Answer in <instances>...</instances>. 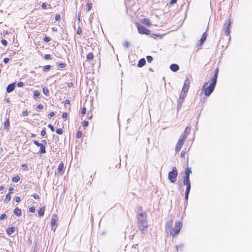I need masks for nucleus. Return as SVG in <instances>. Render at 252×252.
Returning <instances> with one entry per match:
<instances>
[{
    "label": "nucleus",
    "mask_w": 252,
    "mask_h": 252,
    "mask_svg": "<svg viewBox=\"0 0 252 252\" xmlns=\"http://www.w3.org/2000/svg\"><path fill=\"white\" fill-rule=\"evenodd\" d=\"M137 27L138 32L140 34H145L148 35L150 33V32L149 30H148L146 28L142 26L140 24H137Z\"/></svg>",
    "instance_id": "nucleus-4"
},
{
    "label": "nucleus",
    "mask_w": 252,
    "mask_h": 252,
    "mask_svg": "<svg viewBox=\"0 0 252 252\" xmlns=\"http://www.w3.org/2000/svg\"><path fill=\"white\" fill-rule=\"evenodd\" d=\"M4 187L3 185L0 186V191H2L4 189Z\"/></svg>",
    "instance_id": "nucleus-64"
},
{
    "label": "nucleus",
    "mask_w": 252,
    "mask_h": 252,
    "mask_svg": "<svg viewBox=\"0 0 252 252\" xmlns=\"http://www.w3.org/2000/svg\"><path fill=\"white\" fill-rule=\"evenodd\" d=\"M38 147H40L39 153L40 154H45L46 152L45 147L43 144L41 143L40 146Z\"/></svg>",
    "instance_id": "nucleus-20"
},
{
    "label": "nucleus",
    "mask_w": 252,
    "mask_h": 252,
    "mask_svg": "<svg viewBox=\"0 0 252 252\" xmlns=\"http://www.w3.org/2000/svg\"><path fill=\"white\" fill-rule=\"evenodd\" d=\"M146 63V61L144 58H142L139 60L137 66L139 67L143 66Z\"/></svg>",
    "instance_id": "nucleus-18"
},
{
    "label": "nucleus",
    "mask_w": 252,
    "mask_h": 252,
    "mask_svg": "<svg viewBox=\"0 0 252 252\" xmlns=\"http://www.w3.org/2000/svg\"><path fill=\"white\" fill-rule=\"evenodd\" d=\"M9 126L10 122L9 121V118H6V121H5L3 124V128L6 130H8L9 129Z\"/></svg>",
    "instance_id": "nucleus-14"
},
{
    "label": "nucleus",
    "mask_w": 252,
    "mask_h": 252,
    "mask_svg": "<svg viewBox=\"0 0 252 252\" xmlns=\"http://www.w3.org/2000/svg\"><path fill=\"white\" fill-rule=\"evenodd\" d=\"M173 221L172 220H170L167 222H166L165 224V229L167 231H170V234L172 235H173V233L172 232V230L171 228L172 227Z\"/></svg>",
    "instance_id": "nucleus-8"
},
{
    "label": "nucleus",
    "mask_w": 252,
    "mask_h": 252,
    "mask_svg": "<svg viewBox=\"0 0 252 252\" xmlns=\"http://www.w3.org/2000/svg\"><path fill=\"white\" fill-rule=\"evenodd\" d=\"M170 68L172 71L176 72L179 69V66L177 64L173 63L170 65Z\"/></svg>",
    "instance_id": "nucleus-15"
},
{
    "label": "nucleus",
    "mask_w": 252,
    "mask_h": 252,
    "mask_svg": "<svg viewBox=\"0 0 252 252\" xmlns=\"http://www.w3.org/2000/svg\"><path fill=\"white\" fill-rule=\"evenodd\" d=\"M22 114H23V116H26L29 115V112H28L27 110H25L22 112Z\"/></svg>",
    "instance_id": "nucleus-51"
},
{
    "label": "nucleus",
    "mask_w": 252,
    "mask_h": 252,
    "mask_svg": "<svg viewBox=\"0 0 252 252\" xmlns=\"http://www.w3.org/2000/svg\"><path fill=\"white\" fill-rule=\"evenodd\" d=\"M24 85V84L23 82H19L17 83V86L18 87H23Z\"/></svg>",
    "instance_id": "nucleus-45"
},
{
    "label": "nucleus",
    "mask_w": 252,
    "mask_h": 252,
    "mask_svg": "<svg viewBox=\"0 0 252 252\" xmlns=\"http://www.w3.org/2000/svg\"><path fill=\"white\" fill-rule=\"evenodd\" d=\"M45 207H41L39 210L38 211V216L40 217H42V216H44V212H45Z\"/></svg>",
    "instance_id": "nucleus-22"
},
{
    "label": "nucleus",
    "mask_w": 252,
    "mask_h": 252,
    "mask_svg": "<svg viewBox=\"0 0 252 252\" xmlns=\"http://www.w3.org/2000/svg\"><path fill=\"white\" fill-rule=\"evenodd\" d=\"M43 108V106L40 104H38L37 106V109H42Z\"/></svg>",
    "instance_id": "nucleus-59"
},
{
    "label": "nucleus",
    "mask_w": 252,
    "mask_h": 252,
    "mask_svg": "<svg viewBox=\"0 0 252 252\" xmlns=\"http://www.w3.org/2000/svg\"><path fill=\"white\" fill-rule=\"evenodd\" d=\"M61 19V16L59 14H57L55 16V20L58 21Z\"/></svg>",
    "instance_id": "nucleus-56"
},
{
    "label": "nucleus",
    "mask_w": 252,
    "mask_h": 252,
    "mask_svg": "<svg viewBox=\"0 0 252 252\" xmlns=\"http://www.w3.org/2000/svg\"><path fill=\"white\" fill-rule=\"evenodd\" d=\"M55 115V113L53 112H50V114H49V118H51L52 117H53V116H54Z\"/></svg>",
    "instance_id": "nucleus-60"
},
{
    "label": "nucleus",
    "mask_w": 252,
    "mask_h": 252,
    "mask_svg": "<svg viewBox=\"0 0 252 252\" xmlns=\"http://www.w3.org/2000/svg\"><path fill=\"white\" fill-rule=\"evenodd\" d=\"M51 65H46L44 66L43 67V70L44 71H48L51 69Z\"/></svg>",
    "instance_id": "nucleus-33"
},
{
    "label": "nucleus",
    "mask_w": 252,
    "mask_h": 252,
    "mask_svg": "<svg viewBox=\"0 0 252 252\" xmlns=\"http://www.w3.org/2000/svg\"><path fill=\"white\" fill-rule=\"evenodd\" d=\"M40 95V93L38 90H35L33 92V98L36 99L37 97H38Z\"/></svg>",
    "instance_id": "nucleus-26"
},
{
    "label": "nucleus",
    "mask_w": 252,
    "mask_h": 252,
    "mask_svg": "<svg viewBox=\"0 0 252 252\" xmlns=\"http://www.w3.org/2000/svg\"><path fill=\"white\" fill-rule=\"evenodd\" d=\"M189 192H187L185 191V199L186 200L188 201L189 198Z\"/></svg>",
    "instance_id": "nucleus-43"
},
{
    "label": "nucleus",
    "mask_w": 252,
    "mask_h": 252,
    "mask_svg": "<svg viewBox=\"0 0 252 252\" xmlns=\"http://www.w3.org/2000/svg\"><path fill=\"white\" fill-rule=\"evenodd\" d=\"M187 92H188L186 91L185 92L182 91L181 92L178 103V108H180L181 107L182 103L184 102V99L186 97Z\"/></svg>",
    "instance_id": "nucleus-6"
},
{
    "label": "nucleus",
    "mask_w": 252,
    "mask_h": 252,
    "mask_svg": "<svg viewBox=\"0 0 252 252\" xmlns=\"http://www.w3.org/2000/svg\"><path fill=\"white\" fill-rule=\"evenodd\" d=\"M32 196L35 199H38L39 198V196L37 194H34L32 195Z\"/></svg>",
    "instance_id": "nucleus-57"
},
{
    "label": "nucleus",
    "mask_w": 252,
    "mask_h": 252,
    "mask_svg": "<svg viewBox=\"0 0 252 252\" xmlns=\"http://www.w3.org/2000/svg\"><path fill=\"white\" fill-rule=\"evenodd\" d=\"M57 220L56 217H53L51 220V224L53 226L56 223Z\"/></svg>",
    "instance_id": "nucleus-31"
},
{
    "label": "nucleus",
    "mask_w": 252,
    "mask_h": 252,
    "mask_svg": "<svg viewBox=\"0 0 252 252\" xmlns=\"http://www.w3.org/2000/svg\"><path fill=\"white\" fill-rule=\"evenodd\" d=\"M147 60L148 62L150 63L153 61V58L151 56H147Z\"/></svg>",
    "instance_id": "nucleus-34"
},
{
    "label": "nucleus",
    "mask_w": 252,
    "mask_h": 252,
    "mask_svg": "<svg viewBox=\"0 0 252 252\" xmlns=\"http://www.w3.org/2000/svg\"><path fill=\"white\" fill-rule=\"evenodd\" d=\"M10 199H11V195H10V193L9 192L6 195L5 199L4 200V202L5 203H7L9 202V201L10 200Z\"/></svg>",
    "instance_id": "nucleus-25"
},
{
    "label": "nucleus",
    "mask_w": 252,
    "mask_h": 252,
    "mask_svg": "<svg viewBox=\"0 0 252 252\" xmlns=\"http://www.w3.org/2000/svg\"><path fill=\"white\" fill-rule=\"evenodd\" d=\"M15 88V83H11L9 84L6 88V92L8 93L12 92Z\"/></svg>",
    "instance_id": "nucleus-11"
},
{
    "label": "nucleus",
    "mask_w": 252,
    "mask_h": 252,
    "mask_svg": "<svg viewBox=\"0 0 252 252\" xmlns=\"http://www.w3.org/2000/svg\"><path fill=\"white\" fill-rule=\"evenodd\" d=\"M22 167L25 170H27V169H28V166L26 164H22Z\"/></svg>",
    "instance_id": "nucleus-55"
},
{
    "label": "nucleus",
    "mask_w": 252,
    "mask_h": 252,
    "mask_svg": "<svg viewBox=\"0 0 252 252\" xmlns=\"http://www.w3.org/2000/svg\"><path fill=\"white\" fill-rule=\"evenodd\" d=\"M231 23L232 22H231L230 19H229L228 23L225 24V27L223 28V30L224 31L225 34L226 36H228L230 33V28Z\"/></svg>",
    "instance_id": "nucleus-7"
},
{
    "label": "nucleus",
    "mask_w": 252,
    "mask_h": 252,
    "mask_svg": "<svg viewBox=\"0 0 252 252\" xmlns=\"http://www.w3.org/2000/svg\"><path fill=\"white\" fill-rule=\"evenodd\" d=\"M186 139V138L185 137V136H181L178 141V143L183 146Z\"/></svg>",
    "instance_id": "nucleus-23"
},
{
    "label": "nucleus",
    "mask_w": 252,
    "mask_h": 252,
    "mask_svg": "<svg viewBox=\"0 0 252 252\" xmlns=\"http://www.w3.org/2000/svg\"><path fill=\"white\" fill-rule=\"evenodd\" d=\"M189 84H190L189 80V79L187 78L184 82V86H183V87L182 90V92H184L186 91L188 92L189 87Z\"/></svg>",
    "instance_id": "nucleus-10"
},
{
    "label": "nucleus",
    "mask_w": 252,
    "mask_h": 252,
    "mask_svg": "<svg viewBox=\"0 0 252 252\" xmlns=\"http://www.w3.org/2000/svg\"><path fill=\"white\" fill-rule=\"evenodd\" d=\"M178 170L176 167L172 168V171L168 173V178L171 183H175L177 180Z\"/></svg>",
    "instance_id": "nucleus-3"
},
{
    "label": "nucleus",
    "mask_w": 252,
    "mask_h": 252,
    "mask_svg": "<svg viewBox=\"0 0 252 252\" xmlns=\"http://www.w3.org/2000/svg\"><path fill=\"white\" fill-rule=\"evenodd\" d=\"M20 180V177L19 176H16L12 179V181L15 183L18 182Z\"/></svg>",
    "instance_id": "nucleus-29"
},
{
    "label": "nucleus",
    "mask_w": 252,
    "mask_h": 252,
    "mask_svg": "<svg viewBox=\"0 0 252 252\" xmlns=\"http://www.w3.org/2000/svg\"><path fill=\"white\" fill-rule=\"evenodd\" d=\"M86 6H87V11H89L92 8V3H90V2H87Z\"/></svg>",
    "instance_id": "nucleus-32"
},
{
    "label": "nucleus",
    "mask_w": 252,
    "mask_h": 252,
    "mask_svg": "<svg viewBox=\"0 0 252 252\" xmlns=\"http://www.w3.org/2000/svg\"><path fill=\"white\" fill-rule=\"evenodd\" d=\"M58 66L59 68H63L65 66V63H61L58 64Z\"/></svg>",
    "instance_id": "nucleus-40"
},
{
    "label": "nucleus",
    "mask_w": 252,
    "mask_h": 252,
    "mask_svg": "<svg viewBox=\"0 0 252 252\" xmlns=\"http://www.w3.org/2000/svg\"><path fill=\"white\" fill-rule=\"evenodd\" d=\"M191 173H192V172H191V168L187 167L185 169V175L183 177V180H186V181L189 180V175H190V174H191Z\"/></svg>",
    "instance_id": "nucleus-9"
},
{
    "label": "nucleus",
    "mask_w": 252,
    "mask_h": 252,
    "mask_svg": "<svg viewBox=\"0 0 252 252\" xmlns=\"http://www.w3.org/2000/svg\"><path fill=\"white\" fill-rule=\"evenodd\" d=\"M48 127L50 128L52 131L55 130L54 126L51 124H49Z\"/></svg>",
    "instance_id": "nucleus-48"
},
{
    "label": "nucleus",
    "mask_w": 252,
    "mask_h": 252,
    "mask_svg": "<svg viewBox=\"0 0 252 252\" xmlns=\"http://www.w3.org/2000/svg\"><path fill=\"white\" fill-rule=\"evenodd\" d=\"M81 33H82V29L80 27H79L77 30V33L78 34H80Z\"/></svg>",
    "instance_id": "nucleus-50"
},
{
    "label": "nucleus",
    "mask_w": 252,
    "mask_h": 252,
    "mask_svg": "<svg viewBox=\"0 0 252 252\" xmlns=\"http://www.w3.org/2000/svg\"><path fill=\"white\" fill-rule=\"evenodd\" d=\"M15 230V228L14 227H10L7 229L6 232L7 234L11 235L14 232Z\"/></svg>",
    "instance_id": "nucleus-24"
},
{
    "label": "nucleus",
    "mask_w": 252,
    "mask_h": 252,
    "mask_svg": "<svg viewBox=\"0 0 252 252\" xmlns=\"http://www.w3.org/2000/svg\"><path fill=\"white\" fill-rule=\"evenodd\" d=\"M137 224L138 229L143 234L147 233L148 227V222L147 220V215L146 213H143L141 207H138L137 216Z\"/></svg>",
    "instance_id": "nucleus-1"
},
{
    "label": "nucleus",
    "mask_w": 252,
    "mask_h": 252,
    "mask_svg": "<svg viewBox=\"0 0 252 252\" xmlns=\"http://www.w3.org/2000/svg\"><path fill=\"white\" fill-rule=\"evenodd\" d=\"M183 183L186 186V191L187 192H189L191 188L190 180H183Z\"/></svg>",
    "instance_id": "nucleus-12"
},
{
    "label": "nucleus",
    "mask_w": 252,
    "mask_h": 252,
    "mask_svg": "<svg viewBox=\"0 0 252 252\" xmlns=\"http://www.w3.org/2000/svg\"><path fill=\"white\" fill-rule=\"evenodd\" d=\"M182 223L179 221H177L175 223L174 228L173 230H172V232L173 233V236L178 234L179 233L180 230L181 228H182Z\"/></svg>",
    "instance_id": "nucleus-5"
},
{
    "label": "nucleus",
    "mask_w": 252,
    "mask_h": 252,
    "mask_svg": "<svg viewBox=\"0 0 252 252\" xmlns=\"http://www.w3.org/2000/svg\"><path fill=\"white\" fill-rule=\"evenodd\" d=\"M219 73V68L215 69L214 72V75L210 79L211 83L208 86V83L205 82L203 86L202 91H204V94L209 96L214 91L215 86L217 83L218 75Z\"/></svg>",
    "instance_id": "nucleus-2"
},
{
    "label": "nucleus",
    "mask_w": 252,
    "mask_h": 252,
    "mask_svg": "<svg viewBox=\"0 0 252 252\" xmlns=\"http://www.w3.org/2000/svg\"><path fill=\"white\" fill-rule=\"evenodd\" d=\"M35 207H33V206H32V207H31L30 208H29V211L31 213H33L35 212Z\"/></svg>",
    "instance_id": "nucleus-44"
},
{
    "label": "nucleus",
    "mask_w": 252,
    "mask_h": 252,
    "mask_svg": "<svg viewBox=\"0 0 252 252\" xmlns=\"http://www.w3.org/2000/svg\"><path fill=\"white\" fill-rule=\"evenodd\" d=\"M182 147V145H181V144H179L177 143L176 144V148H175L176 152V153L178 152L181 150Z\"/></svg>",
    "instance_id": "nucleus-30"
},
{
    "label": "nucleus",
    "mask_w": 252,
    "mask_h": 252,
    "mask_svg": "<svg viewBox=\"0 0 252 252\" xmlns=\"http://www.w3.org/2000/svg\"><path fill=\"white\" fill-rule=\"evenodd\" d=\"M9 61V58H4V59L3 60V62L4 63H8Z\"/></svg>",
    "instance_id": "nucleus-54"
},
{
    "label": "nucleus",
    "mask_w": 252,
    "mask_h": 252,
    "mask_svg": "<svg viewBox=\"0 0 252 252\" xmlns=\"http://www.w3.org/2000/svg\"><path fill=\"white\" fill-rule=\"evenodd\" d=\"M44 58L45 60H50L51 59V55L50 54H46L44 55Z\"/></svg>",
    "instance_id": "nucleus-38"
},
{
    "label": "nucleus",
    "mask_w": 252,
    "mask_h": 252,
    "mask_svg": "<svg viewBox=\"0 0 252 252\" xmlns=\"http://www.w3.org/2000/svg\"><path fill=\"white\" fill-rule=\"evenodd\" d=\"M62 117L64 119H66L67 117V113L66 112H63L62 115Z\"/></svg>",
    "instance_id": "nucleus-52"
},
{
    "label": "nucleus",
    "mask_w": 252,
    "mask_h": 252,
    "mask_svg": "<svg viewBox=\"0 0 252 252\" xmlns=\"http://www.w3.org/2000/svg\"><path fill=\"white\" fill-rule=\"evenodd\" d=\"M43 93L46 96H48L49 95V92L47 87H45L43 88Z\"/></svg>",
    "instance_id": "nucleus-28"
},
{
    "label": "nucleus",
    "mask_w": 252,
    "mask_h": 252,
    "mask_svg": "<svg viewBox=\"0 0 252 252\" xmlns=\"http://www.w3.org/2000/svg\"><path fill=\"white\" fill-rule=\"evenodd\" d=\"M41 7L42 9H45L47 8V4L45 2H43L42 3V5H41Z\"/></svg>",
    "instance_id": "nucleus-47"
},
{
    "label": "nucleus",
    "mask_w": 252,
    "mask_h": 252,
    "mask_svg": "<svg viewBox=\"0 0 252 252\" xmlns=\"http://www.w3.org/2000/svg\"><path fill=\"white\" fill-rule=\"evenodd\" d=\"M89 125V123L87 121H84L82 122V126L85 128Z\"/></svg>",
    "instance_id": "nucleus-36"
},
{
    "label": "nucleus",
    "mask_w": 252,
    "mask_h": 252,
    "mask_svg": "<svg viewBox=\"0 0 252 252\" xmlns=\"http://www.w3.org/2000/svg\"><path fill=\"white\" fill-rule=\"evenodd\" d=\"M21 201V198L19 196H17L16 198H15V201L16 202H20Z\"/></svg>",
    "instance_id": "nucleus-61"
},
{
    "label": "nucleus",
    "mask_w": 252,
    "mask_h": 252,
    "mask_svg": "<svg viewBox=\"0 0 252 252\" xmlns=\"http://www.w3.org/2000/svg\"><path fill=\"white\" fill-rule=\"evenodd\" d=\"M43 40L45 42H49L50 40H51V38L50 37H48V36H45L44 37V39H43Z\"/></svg>",
    "instance_id": "nucleus-39"
},
{
    "label": "nucleus",
    "mask_w": 252,
    "mask_h": 252,
    "mask_svg": "<svg viewBox=\"0 0 252 252\" xmlns=\"http://www.w3.org/2000/svg\"><path fill=\"white\" fill-rule=\"evenodd\" d=\"M33 143L36 145L37 146V147H38L39 146H40V144L41 143H39L38 142V141L35 140H33Z\"/></svg>",
    "instance_id": "nucleus-46"
},
{
    "label": "nucleus",
    "mask_w": 252,
    "mask_h": 252,
    "mask_svg": "<svg viewBox=\"0 0 252 252\" xmlns=\"http://www.w3.org/2000/svg\"><path fill=\"white\" fill-rule=\"evenodd\" d=\"M46 130L45 129H43L41 130V135L43 136L46 135Z\"/></svg>",
    "instance_id": "nucleus-49"
},
{
    "label": "nucleus",
    "mask_w": 252,
    "mask_h": 252,
    "mask_svg": "<svg viewBox=\"0 0 252 252\" xmlns=\"http://www.w3.org/2000/svg\"><path fill=\"white\" fill-rule=\"evenodd\" d=\"M82 132L81 131H78L76 133V137L78 138H80L82 136Z\"/></svg>",
    "instance_id": "nucleus-41"
},
{
    "label": "nucleus",
    "mask_w": 252,
    "mask_h": 252,
    "mask_svg": "<svg viewBox=\"0 0 252 252\" xmlns=\"http://www.w3.org/2000/svg\"><path fill=\"white\" fill-rule=\"evenodd\" d=\"M7 218V216L5 214H1L0 216V220H2Z\"/></svg>",
    "instance_id": "nucleus-35"
},
{
    "label": "nucleus",
    "mask_w": 252,
    "mask_h": 252,
    "mask_svg": "<svg viewBox=\"0 0 252 252\" xmlns=\"http://www.w3.org/2000/svg\"><path fill=\"white\" fill-rule=\"evenodd\" d=\"M63 167H64V164L63 163L61 162L59 166H58V173L59 174H60L61 175H62L63 174Z\"/></svg>",
    "instance_id": "nucleus-13"
},
{
    "label": "nucleus",
    "mask_w": 252,
    "mask_h": 252,
    "mask_svg": "<svg viewBox=\"0 0 252 252\" xmlns=\"http://www.w3.org/2000/svg\"><path fill=\"white\" fill-rule=\"evenodd\" d=\"M128 45H129V44H128V42H127V41H125L124 43V46L126 48L128 47Z\"/></svg>",
    "instance_id": "nucleus-62"
},
{
    "label": "nucleus",
    "mask_w": 252,
    "mask_h": 252,
    "mask_svg": "<svg viewBox=\"0 0 252 252\" xmlns=\"http://www.w3.org/2000/svg\"><path fill=\"white\" fill-rule=\"evenodd\" d=\"M86 113V109L85 107H84L83 108H82V111H81V113L82 115H84Z\"/></svg>",
    "instance_id": "nucleus-53"
},
{
    "label": "nucleus",
    "mask_w": 252,
    "mask_h": 252,
    "mask_svg": "<svg viewBox=\"0 0 252 252\" xmlns=\"http://www.w3.org/2000/svg\"><path fill=\"white\" fill-rule=\"evenodd\" d=\"M1 42L2 43V45H3L4 46H6L7 45V42L6 40L4 39H2L1 40Z\"/></svg>",
    "instance_id": "nucleus-42"
},
{
    "label": "nucleus",
    "mask_w": 252,
    "mask_h": 252,
    "mask_svg": "<svg viewBox=\"0 0 252 252\" xmlns=\"http://www.w3.org/2000/svg\"><path fill=\"white\" fill-rule=\"evenodd\" d=\"M141 22L143 24L147 25L148 27L151 26L152 25L149 19L146 18H144L143 19H142Z\"/></svg>",
    "instance_id": "nucleus-19"
},
{
    "label": "nucleus",
    "mask_w": 252,
    "mask_h": 252,
    "mask_svg": "<svg viewBox=\"0 0 252 252\" xmlns=\"http://www.w3.org/2000/svg\"><path fill=\"white\" fill-rule=\"evenodd\" d=\"M207 32H205L203 33L202 37H201V38L199 40L200 45H201L203 43V42L205 41V40H206V39L207 38Z\"/></svg>",
    "instance_id": "nucleus-16"
},
{
    "label": "nucleus",
    "mask_w": 252,
    "mask_h": 252,
    "mask_svg": "<svg viewBox=\"0 0 252 252\" xmlns=\"http://www.w3.org/2000/svg\"><path fill=\"white\" fill-rule=\"evenodd\" d=\"M87 60L89 61H92L94 59V55L92 53H89L87 56Z\"/></svg>",
    "instance_id": "nucleus-27"
},
{
    "label": "nucleus",
    "mask_w": 252,
    "mask_h": 252,
    "mask_svg": "<svg viewBox=\"0 0 252 252\" xmlns=\"http://www.w3.org/2000/svg\"><path fill=\"white\" fill-rule=\"evenodd\" d=\"M177 1V0H171L169 2V3L171 5L174 4Z\"/></svg>",
    "instance_id": "nucleus-58"
},
{
    "label": "nucleus",
    "mask_w": 252,
    "mask_h": 252,
    "mask_svg": "<svg viewBox=\"0 0 252 252\" xmlns=\"http://www.w3.org/2000/svg\"><path fill=\"white\" fill-rule=\"evenodd\" d=\"M63 132V130L62 128H57L56 129V133L59 134H62Z\"/></svg>",
    "instance_id": "nucleus-37"
},
{
    "label": "nucleus",
    "mask_w": 252,
    "mask_h": 252,
    "mask_svg": "<svg viewBox=\"0 0 252 252\" xmlns=\"http://www.w3.org/2000/svg\"><path fill=\"white\" fill-rule=\"evenodd\" d=\"M190 132V127L187 126L185 130L184 133L182 136H185V137L187 138Z\"/></svg>",
    "instance_id": "nucleus-21"
},
{
    "label": "nucleus",
    "mask_w": 252,
    "mask_h": 252,
    "mask_svg": "<svg viewBox=\"0 0 252 252\" xmlns=\"http://www.w3.org/2000/svg\"><path fill=\"white\" fill-rule=\"evenodd\" d=\"M64 104L65 105H68L70 104V101L68 99H66L65 100Z\"/></svg>",
    "instance_id": "nucleus-63"
},
{
    "label": "nucleus",
    "mask_w": 252,
    "mask_h": 252,
    "mask_svg": "<svg viewBox=\"0 0 252 252\" xmlns=\"http://www.w3.org/2000/svg\"><path fill=\"white\" fill-rule=\"evenodd\" d=\"M13 212L17 217H20L22 216V211L21 209H19L18 207L14 209Z\"/></svg>",
    "instance_id": "nucleus-17"
}]
</instances>
